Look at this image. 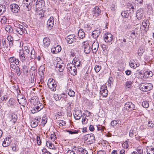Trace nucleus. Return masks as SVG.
<instances>
[{
    "label": "nucleus",
    "mask_w": 154,
    "mask_h": 154,
    "mask_svg": "<svg viewBox=\"0 0 154 154\" xmlns=\"http://www.w3.org/2000/svg\"><path fill=\"white\" fill-rule=\"evenodd\" d=\"M5 30L8 33H11L13 31V29L11 26L9 25H6L5 26Z\"/></svg>",
    "instance_id": "nucleus-31"
},
{
    "label": "nucleus",
    "mask_w": 154,
    "mask_h": 154,
    "mask_svg": "<svg viewBox=\"0 0 154 154\" xmlns=\"http://www.w3.org/2000/svg\"><path fill=\"white\" fill-rule=\"evenodd\" d=\"M44 46L46 47H48L50 44V40L47 37H45L43 41Z\"/></svg>",
    "instance_id": "nucleus-24"
},
{
    "label": "nucleus",
    "mask_w": 154,
    "mask_h": 154,
    "mask_svg": "<svg viewBox=\"0 0 154 154\" xmlns=\"http://www.w3.org/2000/svg\"><path fill=\"white\" fill-rule=\"evenodd\" d=\"M28 67L24 65L23 66V70L24 73H28Z\"/></svg>",
    "instance_id": "nucleus-43"
},
{
    "label": "nucleus",
    "mask_w": 154,
    "mask_h": 154,
    "mask_svg": "<svg viewBox=\"0 0 154 154\" xmlns=\"http://www.w3.org/2000/svg\"><path fill=\"white\" fill-rule=\"evenodd\" d=\"M82 116V112L81 110H77L75 112V114L74 115L75 119L78 120Z\"/></svg>",
    "instance_id": "nucleus-19"
},
{
    "label": "nucleus",
    "mask_w": 154,
    "mask_h": 154,
    "mask_svg": "<svg viewBox=\"0 0 154 154\" xmlns=\"http://www.w3.org/2000/svg\"><path fill=\"white\" fill-rule=\"evenodd\" d=\"M67 70L72 75H75L77 73V69L72 63H68L67 66Z\"/></svg>",
    "instance_id": "nucleus-2"
},
{
    "label": "nucleus",
    "mask_w": 154,
    "mask_h": 154,
    "mask_svg": "<svg viewBox=\"0 0 154 154\" xmlns=\"http://www.w3.org/2000/svg\"><path fill=\"white\" fill-rule=\"evenodd\" d=\"M66 154H75V153L73 151L69 150L68 151Z\"/></svg>",
    "instance_id": "nucleus-63"
},
{
    "label": "nucleus",
    "mask_w": 154,
    "mask_h": 154,
    "mask_svg": "<svg viewBox=\"0 0 154 154\" xmlns=\"http://www.w3.org/2000/svg\"><path fill=\"white\" fill-rule=\"evenodd\" d=\"M142 106L145 108H147L149 106V103L147 101H144L142 103Z\"/></svg>",
    "instance_id": "nucleus-36"
},
{
    "label": "nucleus",
    "mask_w": 154,
    "mask_h": 154,
    "mask_svg": "<svg viewBox=\"0 0 154 154\" xmlns=\"http://www.w3.org/2000/svg\"><path fill=\"white\" fill-rule=\"evenodd\" d=\"M67 131L69 133V134H76L78 133V131H77L76 130H74V131L68 130Z\"/></svg>",
    "instance_id": "nucleus-55"
},
{
    "label": "nucleus",
    "mask_w": 154,
    "mask_h": 154,
    "mask_svg": "<svg viewBox=\"0 0 154 154\" xmlns=\"http://www.w3.org/2000/svg\"><path fill=\"white\" fill-rule=\"evenodd\" d=\"M143 50L142 49H139L138 50V55L139 56H141L143 53Z\"/></svg>",
    "instance_id": "nucleus-50"
},
{
    "label": "nucleus",
    "mask_w": 154,
    "mask_h": 154,
    "mask_svg": "<svg viewBox=\"0 0 154 154\" xmlns=\"http://www.w3.org/2000/svg\"><path fill=\"white\" fill-rule=\"evenodd\" d=\"M17 26H16L14 29L19 34L22 35L23 33H26L27 32L26 31L25 29L24 26L20 24L17 25Z\"/></svg>",
    "instance_id": "nucleus-5"
},
{
    "label": "nucleus",
    "mask_w": 154,
    "mask_h": 154,
    "mask_svg": "<svg viewBox=\"0 0 154 154\" xmlns=\"http://www.w3.org/2000/svg\"><path fill=\"white\" fill-rule=\"evenodd\" d=\"M132 84V82L130 81H127L125 82V86L128 88H129L131 86Z\"/></svg>",
    "instance_id": "nucleus-37"
},
{
    "label": "nucleus",
    "mask_w": 154,
    "mask_h": 154,
    "mask_svg": "<svg viewBox=\"0 0 154 154\" xmlns=\"http://www.w3.org/2000/svg\"><path fill=\"white\" fill-rule=\"evenodd\" d=\"M47 26L49 30L51 29L54 25V18L51 17L47 22Z\"/></svg>",
    "instance_id": "nucleus-12"
},
{
    "label": "nucleus",
    "mask_w": 154,
    "mask_h": 154,
    "mask_svg": "<svg viewBox=\"0 0 154 154\" xmlns=\"http://www.w3.org/2000/svg\"><path fill=\"white\" fill-rule=\"evenodd\" d=\"M143 15V11L142 9L140 8L137 10L136 17L138 20H140L142 19Z\"/></svg>",
    "instance_id": "nucleus-17"
},
{
    "label": "nucleus",
    "mask_w": 154,
    "mask_h": 154,
    "mask_svg": "<svg viewBox=\"0 0 154 154\" xmlns=\"http://www.w3.org/2000/svg\"><path fill=\"white\" fill-rule=\"evenodd\" d=\"M137 151L139 154H142L143 153V149L141 147L137 149Z\"/></svg>",
    "instance_id": "nucleus-58"
},
{
    "label": "nucleus",
    "mask_w": 154,
    "mask_h": 154,
    "mask_svg": "<svg viewBox=\"0 0 154 154\" xmlns=\"http://www.w3.org/2000/svg\"><path fill=\"white\" fill-rule=\"evenodd\" d=\"M82 48L83 49L85 54H88L91 51L90 46L86 42H82Z\"/></svg>",
    "instance_id": "nucleus-6"
},
{
    "label": "nucleus",
    "mask_w": 154,
    "mask_h": 154,
    "mask_svg": "<svg viewBox=\"0 0 154 154\" xmlns=\"http://www.w3.org/2000/svg\"><path fill=\"white\" fill-rule=\"evenodd\" d=\"M42 153L43 154H51L48 151L47 149L44 148L42 150Z\"/></svg>",
    "instance_id": "nucleus-53"
},
{
    "label": "nucleus",
    "mask_w": 154,
    "mask_h": 154,
    "mask_svg": "<svg viewBox=\"0 0 154 154\" xmlns=\"http://www.w3.org/2000/svg\"><path fill=\"white\" fill-rule=\"evenodd\" d=\"M66 124L65 122L64 121H60V122L59 123V125L60 126H63L64 125Z\"/></svg>",
    "instance_id": "nucleus-62"
},
{
    "label": "nucleus",
    "mask_w": 154,
    "mask_h": 154,
    "mask_svg": "<svg viewBox=\"0 0 154 154\" xmlns=\"http://www.w3.org/2000/svg\"><path fill=\"white\" fill-rule=\"evenodd\" d=\"M111 10L112 11H114L116 10V7L115 5H112L110 8Z\"/></svg>",
    "instance_id": "nucleus-60"
},
{
    "label": "nucleus",
    "mask_w": 154,
    "mask_h": 154,
    "mask_svg": "<svg viewBox=\"0 0 154 154\" xmlns=\"http://www.w3.org/2000/svg\"><path fill=\"white\" fill-rule=\"evenodd\" d=\"M11 117L13 120V122L14 123H15L17 120V116L16 115L14 114L12 115Z\"/></svg>",
    "instance_id": "nucleus-41"
},
{
    "label": "nucleus",
    "mask_w": 154,
    "mask_h": 154,
    "mask_svg": "<svg viewBox=\"0 0 154 154\" xmlns=\"http://www.w3.org/2000/svg\"><path fill=\"white\" fill-rule=\"evenodd\" d=\"M105 42H110L113 39L112 35L109 33H106L104 36Z\"/></svg>",
    "instance_id": "nucleus-10"
},
{
    "label": "nucleus",
    "mask_w": 154,
    "mask_h": 154,
    "mask_svg": "<svg viewBox=\"0 0 154 154\" xmlns=\"http://www.w3.org/2000/svg\"><path fill=\"white\" fill-rule=\"evenodd\" d=\"M61 50V48L60 46L59 45H55L51 49L52 53L53 54H56L60 52Z\"/></svg>",
    "instance_id": "nucleus-15"
},
{
    "label": "nucleus",
    "mask_w": 154,
    "mask_h": 154,
    "mask_svg": "<svg viewBox=\"0 0 154 154\" xmlns=\"http://www.w3.org/2000/svg\"><path fill=\"white\" fill-rule=\"evenodd\" d=\"M145 75H147V77H152V73L151 71H146L144 73Z\"/></svg>",
    "instance_id": "nucleus-48"
},
{
    "label": "nucleus",
    "mask_w": 154,
    "mask_h": 154,
    "mask_svg": "<svg viewBox=\"0 0 154 154\" xmlns=\"http://www.w3.org/2000/svg\"><path fill=\"white\" fill-rule=\"evenodd\" d=\"M38 124V122L32 121L31 122V125L32 127L35 128Z\"/></svg>",
    "instance_id": "nucleus-46"
},
{
    "label": "nucleus",
    "mask_w": 154,
    "mask_h": 154,
    "mask_svg": "<svg viewBox=\"0 0 154 154\" xmlns=\"http://www.w3.org/2000/svg\"><path fill=\"white\" fill-rule=\"evenodd\" d=\"M76 38L74 35H68L66 38L67 42L69 44H72L75 42Z\"/></svg>",
    "instance_id": "nucleus-13"
},
{
    "label": "nucleus",
    "mask_w": 154,
    "mask_h": 154,
    "mask_svg": "<svg viewBox=\"0 0 154 154\" xmlns=\"http://www.w3.org/2000/svg\"><path fill=\"white\" fill-rule=\"evenodd\" d=\"M47 119L45 117H43L42 119V124L45 125L47 122Z\"/></svg>",
    "instance_id": "nucleus-57"
},
{
    "label": "nucleus",
    "mask_w": 154,
    "mask_h": 154,
    "mask_svg": "<svg viewBox=\"0 0 154 154\" xmlns=\"http://www.w3.org/2000/svg\"><path fill=\"white\" fill-rule=\"evenodd\" d=\"M130 65L131 67L136 68L138 67L140 64L139 63L136 62L134 60H131L130 62Z\"/></svg>",
    "instance_id": "nucleus-20"
},
{
    "label": "nucleus",
    "mask_w": 154,
    "mask_h": 154,
    "mask_svg": "<svg viewBox=\"0 0 154 154\" xmlns=\"http://www.w3.org/2000/svg\"><path fill=\"white\" fill-rule=\"evenodd\" d=\"M93 13L95 16H98L101 14V11L98 7L96 6L93 10Z\"/></svg>",
    "instance_id": "nucleus-18"
},
{
    "label": "nucleus",
    "mask_w": 154,
    "mask_h": 154,
    "mask_svg": "<svg viewBox=\"0 0 154 154\" xmlns=\"http://www.w3.org/2000/svg\"><path fill=\"white\" fill-rule=\"evenodd\" d=\"M45 6V2L44 0H37L36 2L35 8L36 11L38 8H42Z\"/></svg>",
    "instance_id": "nucleus-11"
},
{
    "label": "nucleus",
    "mask_w": 154,
    "mask_h": 154,
    "mask_svg": "<svg viewBox=\"0 0 154 154\" xmlns=\"http://www.w3.org/2000/svg\"><path fill=\"white\" fill-rule=\"evenodd\" d=\"M10 8L12 12L15 13H18L20 10V8L19 6L16 4L11 5L10 6Z\"/></svg>",
    "instance_id": "nucleus-9"
},
{
    "label": "nucleus",
    "mask_w": 154,
    "mask_h": 154,
    "mask_svg": "<svg viewBox=\"0 0 154 154\" xmlns=\"http://www.w3.org/2000/svg\"><path fill=\"white\" fill-rule=\"evenodd\" d=\"M16 72L17 75L18 76L20 75L21 73L20 72V70L19 66H17L16 68Z\"/></svg>",
    "instance_id": "nucleus-52"
},
{
    "label": "nucleus",
    "mask_w": 154,
    "mask_h": 154,
    "mask_svg": "<svg viewBox=\"0 0 154 154\" xmlns=\"http://www.w3.org/2000/svg\"><path fill=\"white\" fill-rule=\"evenodd\" d=\"M81 61H78L77 62H75V63H72L73 64V65L75 66V67H77V68L79 69V68H78L79 67H81L82 66V64L80 63Z\"/></svg>",
    "instance_id": "nucleus-40"
},
{
    "label": "nucleus",
    "mask_w": 154,
    "mask_h": 154,
    "mask_svg": "<svg viewBox=\"0 0 154 154\" xmlns=\"http://www.w3.org/2000/svg\"><path fill=\"white\" fill-rule=\"evenodd\" d=\"M50 138L51 139L54 141L56 138V135L54 134H51V135Z\"/></svg>",
    "instance_id": "nucleus-56"
},
{
    "label": "nucleus",
    "mask_w": 154,
    "mask_h": 154,
    "mask_svg": "<svg viewBox=\"0 0 154 154\" xmlns=\"http://www.w3.org/2000/svg\"><path fill=\"white\" fill-rule=\"evenodd\" d=\"M147 154H154V148L152 147L147 146L146 148Z\"/></svg>",
    "instance_id": "nucleus-29"
},
{
    "label": "nucleus",
    "mask_w": 154,
    "mask_h": 154,
    "mask_svg": "<svg viewBox=\"0 0 154 154\" xmlns=\"http://www.w3.org/2000/svg\"><path fill=\"white\" fill-rule=\"evenodd\" d=\"M48 88L53 91L56 90L57 85L55 83L54 81L51 78H50L48 81Z\"/></svg>",
    "instance_id": "nucleus-3"
},
{
    "label": "nucleus",
    "mask_w": 154,
    "mask_h": 154,
    "mask_svg": "<svg viewBox=\"0 0 154 154\" xmlns=\"http://www.w3.org/2000/svg\"><path fill=\"white\" fill-rule=\"evenodd\" d=\"M121 15L123 17L127 18L129 16V14L126 11H123L121 13Z\"/></svg>",
    "instance_id": "nucleus-38"
},
{
    "label": "nucleus",
    "mask_w": 154,
    "mask_h": 154,
    "mask_svg": "<svg viewBox=\"0 0 154 154\" xmlns=\"http://www.w3.org/2000/svg\"><path fill=\"white\" fill-rule=\"evenodd\" d=\"M17 100L20 104L22 103L24 104L26 102L25 97L23 95L21 96L20 99L17 98Z\"/></svg>",
    "instance_id": "nucleus-30"
},
{
    "label": "nucleus",
    "mask_w": 154,
    "mask_h": 154,
    "mask_svg": "<svg viewBox=\"0 0 154 154\" xmlns=\"http://www.w3.org/2000/svg\"><path fill=\"white\" fill-rule=\"evenodd\" d=\"M135 105L131 102H127L124 105V109L128 111L135 110Z\"/></svg>",
    "instance_id": "nucleus-4"
},
{
    "label": "nucleus",
    "mask_w": 154,
    "mask_h": 154,
    "mask_svg": "<svg viewBox=\"0 0 154 154\" xmlns=\"http://www.w3.org/2000/svg\"><path fill=\"white\" fill-rule=\"evenodd\" d=\"M78 36L80 38L83 39L85 37V34L82 29H80L78 32Z\"/></svg>",
    "instance_id": "nucleus-28"
},
{
    "label": "nucleus",
    "mask_w": 154,
    "mask_h": 154,
    "mask_svg": "<svg viewBox=\"0 0 154 154\" xmlns=\"http://www.w3.org/2000/svg\"><path fill=\"white\" fill-rule=\"evenodd\" d=\"M68 95L70 97H73L75 96V93L71 89H69L67 90Z\"/></svg>",
    "instance_id": "nucleus-32"
},
{
    "label": "nucleus",
    "mask_w": 154,
    "mask_h": 154,
    "mask_svg": "<svg viewBox=\"0 0 154 154\" xmlns=\"http://www.w3.org/2000/svg\"><path fill=\"white\" fill-rule=\"evenodd\" d=\"M43 105L40 103L37 105H35L34 107L31 110L32 113H35L39 111L43 108Z\"/></svg>",
    "instance_id": "nucleus-7"
},
{
    "label": "nucleus",
    "mask_w": 154,
    "mask_h": 154,
    "mask_svg": "<svg viewBox=\"0 0 154 154\" xmlns=\"http://www.w3.org/2000/svg\"><path fill=\"white\" fill-rule=\"evenodd\" d=\"M78 151L81 153L82 154H88V151L83 148H80L78 149Z\"/></svg>",
    "instance_id": "nucleus-34"
},
{
    "label": "nucleus",
    "mask_w": 154,
    "mask_h": 154,
    "mask_svg": "<svg viewBox=\"0 0 154 154\" xmlns=\"http://www.w3.org/2000/svg\"><path fill=\"white\" fill-rule=\"evenodd\" d=\"M118 121L116 120H113L111 122V125L112 126H114L115 125H116L117 124H118Z\"/></svg>",
    "instance_id": "nucleus-54"
},
{
    "label": "nucleus",
    "mask_w": 154,
    "mask_h": 154,
    "mask_svg": "<svg viewBox=\"0 0 154 154\" xmlns=\"http://www.w3.org/2000/svg\"><path fill=\"white\" fill-rule=\"evenodd\" d=\"M57 68L58 69L59 71L60 72H63L64 68V65L63 63H62L60 64L59 63H57Z\"/></svg>",
    "instance_id": "nucleus-25"
},
{
    "label": "nucleus",
    "mask_w": 154,
    "mask_h": 154,
    "mask_svg": "<svg viewBox=\"0 0 154 154\" xmlns=\"http://www.w3.org/2000/svg\"><path fill=\"white\" fill-rule=\"evenodd\" d=\"M23 52L24 53V54H26L27 55H28L29 52V50L27 47H24V50Z\"/></svg>",
    "instance_id": "nucleus-42"
},
{
    "label": "nucleus",
    "mask_w": 154,
    "mask_h": 154,
    "mask_svg": "<svg viewBox=\"0 0 154 154\" xmlns=\"http://www.w3.org/2000/svg\"><path fill=\"white\" fill-rule=\"evenodd\" d=\"M1 22L2 23H5L7 21V19L6 17H3L1 19Z\"/></svg>",
    "instance_id": "nucleus-51"
},
{
    "label": "nucleus",
    "mask_w": 154,
    "mask_h": 154,
    "mask_svg": "<svg viewBox=\"0 0 154 154\" xmlns=\"http://www.w3.org/2000/svg\"><path fill=\"white\" fill-rule=\"evenodd\" d=\"M84 139L86 141L90 142V143H93L95 140L94 134H93L85 135Z\"/></svg>",
    "instance_id": "nucleus-8"
},
{
    "label": "nucleus",
    "mask_w": 154,
    "mask_h": 154,
    "mask_svg": "<svg viewBox=\"0 0 154 154\" xmlns=\"http://www.w3.org/2000/svg\"><path fill=\"white\" fill-rule=\"evenodd\" d=\"M101 47L103 51H107L108 52L109 50L108 47L105 44H102L101 45Z\"/></svg>",
    "instance_id": "nucleus-39"
},
{
    "label": "nucleus",
    "mask_w": 154,
    "mask_h": 154,
    "mask_svg": "<svg viewBox=\"0 0 154 154\" xmlns=\"http://www.w3.org/2000/svg\"><path fill=\"white\" fill-rule=\"evenodd\" d=\"M31 80L30 82H31L32 83H34V75H33V73L32 74V76L31 77Z\"/></svg>",
    "instance_id": "nucleus-61"
},
{
    "label": "nucleus",
    "mask_w": 154,
    "mask_h": 154,
    "mask_svg": "<svg viewBox=\"0 0 154 154\" xmlns=\"http://www.w3.org/2000/svg\"><path fill=\"white\" fill-rule=\"evenodd\" d=\"M149 21L148 20H145L143 21L142 26L145 29L148 28L149 27Z\"/></svg>",
    "instance_id": "nucleus-27"
},
{
    "label": "nucleus",
    "mask_w": 154,
    "mask_h": 154,
    "mask_svg": "<svg viewBox=\"0 0 154 154\" xmlns=\"http://www.w3.org/2000/svg\"><path fill=\"white\" fill-rule=\"evenodd\" d=\"M15 60V58L14 57H11L9 59V62L11 63H14Z\"/></svg>",
    "instance_id": "nucleus-59"
},
{
    "label": "nucleus",
    "mask_w": 154,
    "mask_h": 154,
    "mask_svg": "<svg viewBox=\"0 0 154 154\" xmlns=\"http://www.w3.org/2000/svg\"><path fill=\"white\" fill-rule=\"evenodd\" d=\"M37 142L38 145L39 146L41 144V140L40 139V137L38 135L37 136Z\"/></svg>",
    "instance_id": "nucleus-49"
},
{
    "label": "nucleus",
    "mask_w": 154,
    "mask_h": 154,
    "mask_svg": "<svg viewBox=\"0 0 154 154\" xmlns=\"http://www.w3.org/2000/svg\"><path fill=\"white\" fill-rule=\"evenodd\" d=\"M152 87V85L151 84L142 83L140 85V88L142 91L147 92L151 90Z\"/></svg>",
    "instance_id": "nucleus-1"
},
{
    "label": "nucleus",
    "mask_w": 154,
    "mask_h": 154,
    "mask_svg": "<svg viewBox=\"0 0 154 154\" xmlns=\"http://www.w3.org/2000/svg\"><path fill=\"white\" fill-rule=\"evenodd\" d=\"M11 142V140L9 138H6L3 143L2 145L4 147H7L9 145Z\"/></svg>",
    "instance_id": "nucleus-23"
},
{
    "label": "nucleus",
    "mask_w": 154,
    "mask_h": 154,
    "mask_svg": "<svg viewBox=\"0 0 154 154\" xmlns=\"http://www.w3.org/2000/svg\"><path fill=\"white\" fill-rule=\"evenodd\" d=\"M46 145L48 148L50 149H53L54 147V145L48 141H46Z\"/></svg>",
    "instance_id": "nucleus-35"
},
{
    "label": "nucleus",
    "mask_w": 154,
    "mask_h": 154,
    "mask_svg": "<svg viewBox=\"0 0 154 154\" xmlns=\"http://www.w3.org/2000/svg\"><path fill=\"white\" fill-rule=\"evenodd\" d=\"M101 66H99L98 65H97L95 66L94 68V69L95 71V72L97 73V72H98L100 71V70L101 69Z\"/></svg>",
    "instance_id": "nucleus-45"
},
{
    "label": "nucleus",
    "mask_w": 154,
    "mask_h": 154,
    "mask_svg": "<svg viewBox=\"0 0 154 154\" xmlns=\"http://www.w3.org/2000/svg\"><path fill=\"white\" fill-rule=\"evenodd\" d=\"M20 58L22 62L24 61L28 57L27 55L24 54L23 52H20L19 53Z\"/></svg>",
    "instance_id": "nucleus-26"
},
{
    "label": "nucleus",
    "mask_w": 154,
    "mask_h": 154,
    "mask_svg": "<svg viewBox=\"0 0 154 154\" xmlns=\"http://www.w3.org/2000/svg\"><path fill=\"white\" fill-rule=\"evenodd\" d=\"M108 92L106 86L105 85L102 86L100 91V94L104 97H106L108 95Z\"/></svg>",
    "instance_id": "nucleus-14"
},
{
    "label": "nucleus",
    "mask_w": 154,
    "mask_h": 154,
    "mask_svg": "<svg viewBox=\"0 0 154 154\" xmlns=\"http://www.w3.org/2000/svg\"><path fill=\"white\" fill-rule=\"evenodd\" d=\"M138 32V28H136L134 29L131 32V38L134 39L136 38L137 35L139 34Z\"/></svg>",
    "instance_id": "nucleus-16"
},
{
    "label": "nucleus",
    "mask_w": 154,
    "mask_h": 154,
    "mask_svg": "<svg viewBox=\"0 0 154 154\" xmlns=\"http://www.w3.org/2000/svg\"><path fill=\"white\" fill-rule=\"evenodd\" d=\"M6 10V7L5 5H0V13L1 14H3Z\"/></svg>",
    "instance_id": "nucleus-33"
},
{
    "label": "nucleus",
    "mask_w": 154,
    "mask_h": 154,
    "mask_svg": "<svg viewBox=\"0 0 154 154\" xmlns=\"http://www.w3.org/2000/svg\"><path fill=\"white\" fill-rule=\"evenodd\" d=\"M100 34V32L99 30H95L92 32V36L94 38H97Z\"/></svg>",
    "instance_id": "nucleus-22"
},
{
    "label": "nucleus",
    "mask_w": 154,
    "mask_h": 154,
    "mask_svg": "<svg viewBox=\"0 0 154 154\" xmlns=\"http://www.w3.org/2000/svg\"><path fill=\"white\" fill-rule=\"evenodd\" d=\"M128 141L124 142L122 144V146L125 149H127L128 148Z\"/></svg>",
    "instance_id": "nucleus-47"
},
{
    "label": "nucleus",
    "mask_w": 154,
    "mask_h": 154,
    "mask_svg": "<svg viewBox=\"0 0 154 154\" xmlns=\"http://www.w3.org/2000/svg\"><path fill=\"white\" fill-rule=\"evenodd\" d=\"M99 44L97 42H94L92 45V51L93 53H95L98 48Z\"/></svg>",
    "instance_id": "nucleus-21"
},
{
    "label": "nucleus",
    "mask_w": 154,
    "mask_h": 154,
    "mask_svg": "<svg viewBox=\"0 0 154 154\" xmlns=\"http://www.w3.org/2000/svg\"><path fill=\"white\" fill-rule=\"evenodd\" d=\"M23 2L24 4L27 5L26 7L28 8L29 7V5H30L31 2V0H23Z\"/></svg>",
    "instance_id": "nucleus-44"
},
{
    "label": "nucleus",
    "mask_w": 154,
    "mask_h": 154,
    "mask_svg": "<svg viewBox=\"0 0 154 154\" xmlns=\"http://www.w3.org/2000/svg\"><path fill=\"white\" fill-rule=\"evenodd\" d=\"M97 154H106V153L104 151L101 150L98 151Z\"/></svg>",
    "instance_id": "nucleus-64"
}]
</instances>
